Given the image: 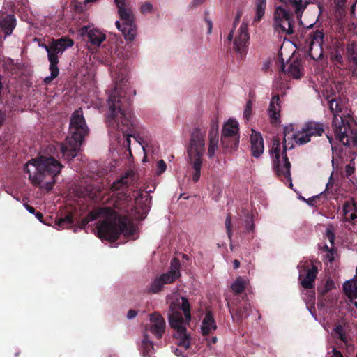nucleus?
<instances>
[{
  "instance_id": "6e6d98bb",
  "label": "nucleus",
  "mask_w": 357,
  "mask_h": 357,
  "mask_svg": "<svg viewBox=\"0 0 357 357\" xmlns=\"http://www.w3.org/2000/svg\"><path fill=\"white\" fill-rule=\"evenodd\" d=\"M255 228V225L252 221L250 222V224L246 226V229L248 231H254Z\"/></svg>"
},
{
  "instance_id": "e2e57ef3",
  "label": "nucleus",
  "mask_w": 357,
  "mask_h": 357,
  "mask_svg": "<svg viewBox=\"0 0 357 357\" xmlns=\"http://www.w3.org/2000/svg\"><path fill=\"white\" fill-rule=\"evenodd\" d=\"M36 218H37L40 221H41V222H42V219H43V214H42L41 213H39V212L36 213Z\"/></svg>"
},
{
  "instance_id": "b1692460",
  "label": "nucleus",
  "mask_w": 357,
  "mask_h": 357,
  "mask_svg": "<svg viewBox=\"0 0 357 357\" xmlns=\"http://www.w3.org/2000/svg\"><path fill=\"white\" fill-rule=\"evenodd\" d=\"M209 146L208 149V155L209 158L213 157L218 144V126L214 123L209 134Z\"/></svg>"
},
{
  "instance_id": "f704fd0d",
  "label": "nucleus",
  "mask_w": 357,
  "mask_h": 357,
  "mask_svg": "<svg viewBox=\"0 0 357 357\" xmlns=\"http://www.w3.org/2000/svg\"><path fill=\"white\" fill-rule=\"evenodd\" d=\"M245 282L241 277L236 278V280L231 284L232 290L236 294H240L243 292L245 289Z\"/></svg>"
},
{
  "instance_id": "7ed1b4c3",
  "label": "nucleus",
  "mask_w": 357,
  "mask_h": 357,
  "mask_svg": "<svg viewBox=\"0 0 357 357\" xmlns=\"http://www.w3.org/2000/svg\"><path fill=\"white\" fill-rule=\"evenodd\" d=\"M283 135V146H281L278 139H274L270 153L276 174L284 181L289 183V187L291 188L293 184L290 172L291 163L287 158L286 152L287 150L294 148V142L303 144L310 142V137L307 132L304 130V126L301 130L295 131L293 124L284 127Z\"/></svg>"
},
{
  "instance_id": "4be33fe9",
  "label": "nucleus",
  "mask_w": 357,
  "mask_h": 357,
  "mask_svg": "<svg viewBox=\"0 0 357 357\" xmlns=\"http://www.w3.org/2000/svg\"><path fill=\"white\" fill-rule=\"evenodd\" d=\"M344 220L351 222L357 219V204L354 201L346 202L342 207Z\"/></svg>"
},
{
  "instance_id": "a19ab883",
  "label": "nucleus",
  "mask_w": 357,
  "mask_h": 357,
  "mask_svg": "<svg viewBox=\"0 0 357 357\" xmlns=\"http://www.w3.org/2000/svg\"><path fill=\"white\" fill-rule=\"evenodd\" d=\"M225 227L227 230V233L228 235V238L229 240L231 239L232 237V226H231V219L229 215H227L225 219Z\"/></svg>"
},
{
  "instance_id": "a18cd8bd",
  "label": "nucleus",
  "mask_w": 357,
  "mask_h": 357,
  "mask_svg": "<svg viewBox=\"0 0 357 357\" xmlns=\"http://www.w3.org/2000/svg\"><path fill=\"white\" fill-rule=\"evenodd\" d=\"M249 315L248 313V306L245 305L243 309H240L237 312L236 316L239 317V319H242L243 317H247Z\"/></svg>"
},
{
  "instance_id": "6ab92c4d",
  "label": "nucleus",
  "mask_w": 357,
  "mask_h": 357,
  "mask_svg": "<svg viewBox=\"0 0 357 357\" xmlns=\"http://www.w3.org/2000/svg\"><path fill=\"white\" fill-rule=\"evenodd\" d=\"M251 151L252 155L258 158L264 152V141L261 135L259 132L252 130L250 135Z\"/></svg>"
},
{
  "instance_id": "dca6fc26",
  "label": "nucleus",
  "mask_w": 357,
  "mask_h": 357,
  "mask_svg": "<svg viewBox=\"0 0 357 357\" xmlns=\"http://www.w3.org/2000/svg\"><path fill=\"white\" fill-rule=\"evenodd\" d=\"M82 35H86L89 42L96 46H100L106 39L105 34L100 29L91 26H84L81 29Z\"/></svg>"
},
{
  "instance_id": "cd10ccee",
  "label": "nucleus",
  "mask_w": 357,
  "mask_h": 357,
  "mask_svg": "<svg viewBox=\"0 0 357 357\" xmlns=\"http://www.w3.org/2000/svg\"><path fill=\"white\" fill-rule=\"evenodd\" d=\"M287 73L295 79H299L303 75V67L301 61L295 59L291 61L288 66Z\"/></svg>"
},
{
  "instance_id": "7c9ffc66",
  "label": "nucleus",
  "mask_w": 357,
  "mask_h": 357,
  "mask_svg": "<svg viewBox=\"0 0 357 357\" xmlns=\"http://www.w3.org/2000/svg\"><path fill=\"white\" fill-rule=\"evenodd\" d=\"M347 51L349 59L356 66V68L354 70V73L357 74V40L354 41L349 45Z\"/></svg>"
},
{
  "instance_id": "4c0bfd02",
  "label": "nucleus",
  "mask_w": 357,
  "mask_h": 357,
  "mask_svg": "<svg viewBox=\"0 0 357 357\" xmlns=\"http://www.w3.org/2000/svg\"><path fill=\"white\" fill-rule=\"evenodd\" d=\"M253 103L252 100H248L246 102L245 107L243 111V118L245 121H249L252 114Z\"/></svg>"
},
{
  "instance_id": "f257e3e1",
  "label": "nucleus",
  "mask_w": 357,
  "mask_h": 357,
  "mask_svg": "<svg viewBox=\"0 0 357 357\" xmlns=\"http://www.w3.org/2000/svg\"><path fill=\"white\" fill-rule=\"evenodd\" d=\"M115 84L107 99L108 111L107 123L110 135L119 138L121 133L126 137L130 145L132 136L129 132L134 126V116L130 110L126 109L130 104V100L136 95V90L127 83L126 69L121 68L113 74Z\"/></svg>"
},
{
  "instance_id": "864d4df0",
  "label": "nucleus",
  "mask_w": 357,
  "mask_h": 357,
  "mask_svg": "<svg viewBox=\"0 0 357 357\" xmlns=\"http://www.w3.org/2000/svg\"><path fill=\"white\" fill-rule=\"evenodd\" d=\"M206 24H207V29H208V30H207V33H208V34H210V33H211V31H212L213 22H212V21H211V20H206Z\"/></svg>"
},
{
  "instance_id": "69168bd1",
  "label": "nucleus",
  "mask_w": 357,
  "mask_h": 357,
  "mask_svg": "<svg viewBox=\"0 0 357 357\" xmlns=\"http://www.w3.org/2000/svg\"><path fill=\"white\" fill-rule=\"evenodd\" d=\"M345 0H337V4L339 6H342L344 4Z\"/></svg>"
},
{
  "instance_id": "9b49d317",
  "label": "nucleus",
  "mask_w": 357,
  "mask_h": 357,
  "mask_svg": "<svg viewBox=\"0 0 357 357\" xmlns=\"http://www.w3.org/2000/svg\"><path fill=\"white\" fill-rule=\"evenodd\" d=\"M324 36V33L319 30L309 33L307 51L313 60H319L323 56Z\"/></svg>"
},
{
  "instance_id": "0eeeda50",
  "label": "nucleus",
  "mask_w": 357,
  "mask_h": 357,
  "mask_svg": "<svg viewBox=\"0 0 357 357\" xmlns=\"http://www.w3.org/2000/svg\"><path fill=\"white\" fill-rule=\"evenodd\" d=\"M333 113V128L335 138L344 146L357 147V123L350 115H338L340 105L335 99L328 100Z\"/></svg>"
},
{
  "instance_id": "f03ea898",
  "label": "nucleus",
  "mask_w": 357,
  "mask_h": 357,
  "mask_svg": "<svg viewBox=\"0 0 357 357\" xmlns=\"http://www.w3.org/2000/svg\"><path fill=\"white\" fill-rule=\"evenodd\" d=\"M98 220L100 222L97 226V234L100 238L114 241L120 234L126 237L132 236L135 229L130 220L125 218H117L114 211L110 208H101L91 211L79 223V227L84 229L91 221Z\"/></svg>"
},
{
  "instance_id": "8fccbe9b",
  "label": "nucleus",
  "mask_w": 357,
  "mask_h": 357,
  "mask_svg": "<svg viewBox=\"0 0 357 357\" xmlns=\"http://www.w3.org/2000/svg\"><path fill=\"white\" fill-rule=\"evenodd\" d=\"M328 357H342V355L340 351L333 349L331 352L328 354Z\"/></svg>"
},
{
  "instance_id": "ddd939ff",
  "label": "nucleus",
  "mask_w": 357,
  "mask_h": 357,
  "mask_svg": "<svg viewBox=\"0 0 357 357\" xmlns=\"http://www.w3.org/2000/svg\"><path fill=\"white\" fill-rule=\"evenodd\" d=\"M166 328V322L162 315L155 312L150 314L149 323L145 328L146 332L149 331L156 338L160 339L162 337Z\"/></svg>"
},
{
  "instance_id": "49530a36",
  "label": "nucleus",
  "mask_w": 357,
  "mask_h": 357,
  "mask_svg": "<svg viewBox=\"0 0 357 357\" xmlns=\"http://www.w3.org/2000/svg\"><path fill=\"white\" fill-rule=\"evenodd\" d=\"M354 163L351 161L350 163L345 167V172L347 176H351L354 172Z\"/></svg>"
},
{
  "instance_id": "c9c22d12",
  "label": "nucleus",
  "mask_w": 357,
  "mask_h": 357,
  "mask_svg": "<svg viewBox=\"0 0 357 357\" xmlns=\"http://www.w3.org/2000/svg\"><path fill=\"white\" fill-rule=\"evenodd\" d=\"M164 285H165V284L163 283V281L159 276L158 278H155L153 282L151 283L150 290L153 293H158L162 289Z\"/></svg>"
},
{
  "instance_id": "f3484780",
  "label": "nucleus",
  "mask_w": 357,
  "mask_h": 357,
  "mask_svg": "<svg viewBox=\"0 0 357 357\" xmlns=\"http://www.w3.org/2000/svg\"><path fill=\"white\" fill-rule=\"evenodd\" d=\"M280 100L278 95H275L271 98L268 114L271 122L273 124H278L280 123Z\"/></svg>"
},
{
  "instance_id": "1a4fd4ad",
  "label": "nucleus",
  "mask_w": 357,
  "mask_h": 357,
  "mask_svg": "<svg viewBox=\"0 0 357 357\" xmlns=\"http://www.w3.org/2000/svg\"><path fill=\"white\" fill-rule=\"evenodd\" d=\"M114 3L122 21L121 23L119 20L115 22L116 28L123 33L126 40L133 41L137 36V26L132 8L126 3V0H114Z\"/></svg>"
},
{
  "instance_id": "39448f33",
  "label": "nucleus",
  "mask_w": 357,
  "mask_h": 357,
  "mask_svg": "<svg viewBox=\"0 0 357 357\" xmlns=\"http://www.w3.org/2000/svg\"><path fill=\"white\" fill-rule=\"evenodd\" d=\"M168 320L170 326L175 331L174 337L178 345L188 349L191 344V340L186 326L191 320V314L190 303L185 297H178L170 303Z\"/></svg>"
},
{
  "instance_id": "423d86ee",
  "label": "nucleus",
  "mask_w": 357,
  "mask_h": 357,
  "mask_svg": "<svg viewBox=\"0 0 357 357\" xmlns=\"http://www.w3.org/2000/svg\"><path fill=\"white\" fill-rule=\"evenodd\" d=\"M69 130L71 136L67 137L65 142L61 145L63 157L68 160H72L77 155L84 137L89 132L82 109H78L73 113Z\"/></svg>"
},
{
  "instance_id": "58836bf2",
  "label": "nucleus",
  "mask_w": 357,
  "mask_h": 357,
  "mask_svg": "<svg viewBox=\"0 0 357 357\" xmlns=\"http://www.w3.org/2000/svg\"><path fill=\"white\" fill-rule=\"evenodd\" d=\"M139 10L143 14L153 13L154 12V8L151 2L145 1L141 4Z\"/></svg>"
},
{
  "instance_id": "4d7b16f0",
  "label": "nucleus",
  "mask_w": 357,
  "mask_h": 357,
  "mask_svg": "<svg viewBox=\"0 0 357 357\" xmlns=\"http://www.w3.org/2000/svg\"><path fill=\"white\" fill-rule=\"evenodd\" d=\"M25 208H26V210L30 213H32V214H34L35 213V209L34 208H33L32 206L28 205V204H25L24 205Z\"/></svg>"
},
{
  "instance_id": "de8ad7c7",
  "label": "nucleus",
  "mask_w": 357,
  "mask_h": 357,
  "mask_svg": "<svg viewBox=\"0 0 357 357\" xmlns=\"http://www.w3.org/2000/svg\"><path fill=\"white\" fill-rule=\"evenodd\" d=\"M357 3V1H356V3L351 6V11L352 13L354 12V7L356 6V4ZM349 29L351 31H353L354 33H357V22L355 23V22H352L349 26Z\"/></svg>"
},
{
  "instance_id": "9d476101",
  "label": "nucleus",
  "mask_w": 357,
  "mask_h": 357,
  "mask_svg": "<svg viewBox=\"0 0 357 357\" xmlns=\"http://www.w3.org/2000/svg\"><path fill=\"white\" fill-rule=\"evenodd\" d=\"M273 28L280 33L292 34L294 31L292 14L282 6H276L273 13Z\"/></svg>"
},
{
  "instance_id": "c85d7f7f",
  "label": "nucleus",
  "mask_w": 357,
  "mask_h": 357,
  "mask_svg": "<svg viewBox=\"0 0 357 357\" xmlns=\"http://www.w3.org/2000/svg\"><path fill=\"white\" fill-rule=\"evenodd\" d=\"M332 335L333 337L340 340L344 344H347L349 342V335L345 328L342 325L335 326L332 332Z\"/></svg>"
},
{
  "instance_id": "473e14b6",
  "label": "nucleus",
  "mask_w": 357,
  "mask_h": 357,
  "mask_svg": "<svg viewBox=\"0 0 357 357\" xmlns=\"http://www.w3.org/2000/svg\"><path fill=\"white\" fill-rule=\"evenodd\" d=\"M73 223L72 215H68L64 218H59L55 222V225L58 229L67 228L69 225Z\"/></svg>"
},
{
  "instance_id": "2eb2a0df",
  "label": "nucleus",
  "mask_w": 357,
  "mask_h": 357,
  "mask_svg": "<svg viewBox=\"0 0 357 357\" xmlns=\"http://www.w3.org/2000/svg\"><path fill=\"white\" fill-rule=\"evenodd\" d=\"M239 132V125L234 119H228L223 125L221 132V141L226 144L228 137H232L237 140Z\"/></svg>"
},
{
  "instance_id": "5701e85b",
  "label": "nucleus",
  "mask_w": 357,
  "mask_h": 357,
  "mask_svg": "<svg viewBox=\"0 0 357 357\" xmlns=\"http://www.w3.org/2000/svg\"><path fill=\"white\" fill-rule=\"evenodd\" d=\"M217 328V325L212 314L208 312L202 320L201 331L203 335L213 333Z\"/></svg>"
},
{
  "instance_id": "5fc2aeb1",
  "label": "nucleus",
  "mask_w": 357,
  "mask_h": 357,
  "mask_svg": "<svg viewBox=\"0 0 357 357\" xmlns=\"http://www.w3.org/2000/svg\"><path fill=\"white\" fill-rule=\"evenodd\" d=\"M39 47H42V48H44L47 51V57L49 58V55H50V47H51V43L48 45H45V44H40Z\"/></svg>"
},
{
  "instance_id": "774afa93",
  "label": "nucleus",
  "mask_w": 357,
  "mask_h": 357,
  "mask_svg": "<svg viewBox=\"0 0 357 357\" xmlns=\"http://www.w3.org/2000/svg\"><path fill=\"white\" fill-rule=\"evenodd\" d=\"M233 36H234L233 31H231L227 37L228 40L231 41L233 38Z\"/></svg>"
},
{
  "instance_id": "6e6552de",
  "label": "nucleus",
  "mask_w": 357,
  "mask_h": 357,
  "mask_svg": "<svg viewBox=\"0 0 357 357\" xmlns=\"http://www.w3.org/2000/svg\"><path fill=\"white\" fill-rule=\"evenodd\" d=\"M205 131L199 128L194 129L188 148V160L194 170V182H197L200 178L202 157L205 151Z\"/></svg>"
},
{
  "instance_id": "c03bdc74",
  "label": "nucleus",
  "mask_w": 357,
  "mask_h": 357,
  "mask_svg": "<svg viewBox=\"0 0 357 357\" xmlns=\"http://www.w3.org/2000/svg\"><path fill=\"white\" fill-rule=\"evenodd\" d=\"M326 236L328 239L331 247L333 246L334 241H335V234L333 232L332 229L329 227H328L326 229Z\"/></svg>"
},
{
  "instance_id": "79ce46f5",
  "label": "nucleus",
  "mask_w": 357,
  "mask_h": 357,
  "mask_svg": "<svg viewBox=\"0 0 357 357\" xmlns=\"http://www.w3.org/2000/svg\"><path fill=\"white\" fill-rule=\"evenodd\" d=\"M166 169H167V165H166L165 162L162 160H159L157 163L156 174L157 175L162 174L163 172H165Z\"/></svg>"
},
{
  "instance_id": "338daca9",
  "label": "nucleus",
  "mask_w": 357,
  "mask_h": 357,
  "mask_svg": "<svg viewBox=\"0 0 357 357\" xmlns=\"http://www.w3.org/2000/svg\"><path fill=\"white\" fill-rule=\"evenodd\" d=\"M174 354L177 356H179L181 355V351L179 349L176 348L175 350H174Z\"/></svg>"
},
{
  "instance_id": "2f4dec72",
  "label": "nucleus",
  "mask_w": 357,
  "mask_h": 357,
  "mask_svg": "<svg viewBox=\"0 0 357 357\" xmlns=\"http://www.w3.org/2000/svg\"><path fill=\"white\" fill-rule=\"evenodd\" d=\"M141 349L144 356H149L154 349L153 342L149 340L146 334L142 342Z\"/></svg>"
},
{
  "instance_id": "e433bc0d",
  "label": "nucleus",
  "mask_w": 357,
  "mask_h": 357,
  "mask_svg": "<svg viewBox=\"0 0 357 357\" xmlns=\"http://www.w3.org/2000/svg\"><path fill=\"white\" fill-rule=\"evenodd\" d=\"M323 250L326 252V255L324 257V260L326 262H332L334 260V255L335 252L333 247L329 248L326 245L324 246Z\"/></svg>"
},
{
  "instance_id": "ea45409f",
  "label": "nucleus",
  "mask_w": 357,
  "mask_h": 357,
  "mask_svg": "<svg viewBox=\"0 0 357 357\" xmlns=\"http://www.w3.org/2000/svg\"><path fill=\"white\" fill-rule=\"evenodd\" d=\"M330 58H331V60L335 65L340 64L342 62V54H340V52L338 50H335L334 52H331Z\"/></svg>"
},
{
  "instance_id": "3c124183",
  "label": "nucleus",
  "mask_w": 357,
  "mask_h": 357,
  "mask_svg": "<svg viewBox=\"0 0 357 357\" xmlns=\"http://www.w3.org/2000/svg\"><path fill=\"white\" fill-rule=\"evenodd\" d=\"M143 199V194L142 192H137V195L135 196V202L137 206L140 205L141 199Z\"/></svg>"
},
{
  "instance_id": "bf43d9fd",
  "label": "nucleus",
  "mask_w": 357,
  "mask_h": 357,
  "mask_svg": "<svg viewBox=\"0 0 357 357\" xmlns=\"http://www.w3.org/2000/svg\"><path fill=\"white\" fill-rule=\"evenodd\" d=\"M4 119H5L4 114L0 111V126L2 125Z\"/></svg>"
},
{
  "instance_id": "37998d69",
  "label": "nucleus",
  "mask_w": 357,
  "mask_h": 357,
  "mask_svg": "<svg viewBox=\"0 0 357 357\" xmlns=\"http://www.w3.org/2000/svg\"><path fill=\"white\" fill-rule=\"evenodd\" d=\"M310 262L307 261H301L298 265V268L299 270V276L301 278L303 275V273L305 272V268H308Z\"/></svg>"
},
{
  "instance_id": "412c9836",
  "label": "nucleus",
  "mask_w": 357,
  "mask_h": 357,
  "mask_svg": "<svg viewBox=\"0 0 357 357\" xmlns=\"http://www.w3.org/2000/svg\"><path fill=\"white\" fill-rule=\"evenodd\" d=\"M282 3L291 6L295 10V13L296 15V17L298 20L300 22V24H302L303 22L301 21V15L303 12L306 8L307 6L309 4V1L302 0H280Z\"/></svg>"
},
{
  "instance_id": "0e129e2a",
  "label": "nucleus",
  "mask_w": 357,
  "mask_h": 357,
  "mask_svg": "<svg viewBox=\"0 0 357 357\" xmlns=\"http://www.w3.org/2000/svg\"><path fill=\"white\" fill-rule=\"evenodd\" d=\"M205 0H193L192 3L194 5H199L202 3Z\"/></svg>"
},
{
  "instance_id": "052dcab7",
  "label": "nucleus",
  "mask_w": 357,
  "mask_h": 357,
  "mask_svg": "<svg viewBox=\"0 0 357 357\" xmlns=\"http://www.w3.org/2000/svg\"><path fill=\"white\" fill-rule=\"evenodd\" d=\"M123 178H122L121 181H118L116 183H114L113 185L112 186V188L113 190H116V189H118L119 187H118V184L120 183V182H123Z\"/></svg>"
},
{
  "instance_id": "20e7f679",
  "label": "nucleus",
  "mask_w": 357,
  "mask_h": 357,
  "mask_svg": "<svg viewBox=\"0 0 357 357\" xmlns=\"http://www.w3.org/2000/svg\"><path fill=\"white\" fill-rule=\"evenodd\" d=\"M63 168L52 157L39 156L29 160L24 167L30 183L42 190L50 191L56 183V176Z\"/></svg>"
},
{
  "instance_id": "c756f323",
  "label": "nucleus",
  "mask_w": 357,
  "mask_h": 357,
  "mask_svg": "<svg viewBox=\"0 0 357 357\" xmlns=\"http://www.w3.org/2000/svg\"><path fill=\"white\" fill-rule=\"evenodd\" d=\"M266 0H255V16L254 22H259L265 14Z\"/></svg>"
},
{
  "instance_id": "a211bd4d",
  "label": "nucleus",
  "mask_w": 357,
  "mask_h": 357,
  "mask_svg": "<svg viewBox=\"0 0 357 357\" xmlns=\"http://www.w3.org/2000/svg\"><path fill=\"white\" fill-rule=\"evenodd\" d=\"M180 267L181 264L179 260L174 258L171 261L169 271L160 276L163 283L167 284L178 278L181 276Z\"/></svg>"
},
{
  "instance_id": "72a5a7b5",
  "label": "nucleus",
  "mask_w": 357,
  "mask_h": 357,
  "mask_svg": "<svg viewBox=\"0 0 357 357\" xmlns=\"http://www.w3.org/2000/svg\"><path fill=\"white\" fill-rule=\"evenodd\" d=\"M49 69L50 70V75L47 76L44 79V82L46 84H50L53 79H54L59 75V70L57 67V64L55 63H50V67Z\"/></svg>"
},
{
  "instance_id": "bb28decb",
  "label": "nucleus",
  "mask_w": 357,
  "mask_h": 357,
  "mask_svg": "<svg viewBox=\"0 0 357 357\" xmlns=\"http://www.w3.org/2000/svg\"><path fill=\"white\" fill-rule=\"evenodd\" d=\"M343 289L349 298H357V267L354 278L346 281L343 284Z\"/></svg>"
},
{
  "instance_id": "393cba45",
  "label": "nucleus",
  "mask_w": 357,
  "mask_h": 357,
  "mask_svg": "<svg viewBox=\"0 0 357 357\" xmlns=\"http://www.w3.org/2000/svg\"><path fill=\"white\" fill-rule=\"evenodd\" d=\"M317 267L314 265H312V268L307 271L306 274L301 281V284L303 287L305 289H310L313 287L314 281L317 277Z\"/></svg>"
},
{
  "instance_id": "aec40b11",
  "label": "nucleus",
  "mask_w": 357,
  "mask_h": 357,
  "mask_svg": "<svg viewBox=\"0 0 357 357\" xmlns=\"http://www.w3.org/2000/svg\"><path fill=\"white\" fill-rule=\"evenodd\" d=\"M15 17L12 14L3 15L0 17V28L4 33V37L3 39H5L6 36L12 33L15 27Z\"/></svg>"
},
{
  "instance_id": "680f3d73",
  "label": "nucleus",
  "mask_w": 357,
  "mask_h": 357,
  "mask_svg": "<svg viewBox=\"0 0 357 357\" xmlns=\"http://www.w3.org/2000/svg\"><path fill=\"white\" fill-rule=\"evenodd\" d=\"M233 264L235 269L238 268L240 266V262L238 260H234Z\"/></svg>"
},
{
  "instance_id": "4468645a",
  "label": "nucleus",
  "mask_w": 357,
  "mask_h": 357,
  "mask_svg": "<svg viewBox=\"0 0 357 357\" xmlns=\"http://www.w3.org/2000/svg\"><path fill=\"white\" fill-rule=\"evenodd\" d=\"M250 36L248 29V24L243 22L238 29L234 40V48L238 52H243L248 45Z\"/></svg>"
},
{
  "instance_id": "603ef678",
  "label": "nucleus",
  "mask_w": 357,
  "mask_h": 357,
  "mask_svg": "<svg viewBox=\"0 0 357 357\" xmlns=\"http://www.w3.org/2000/svg\"><path fill=\"white\" fill-rule=\"evenodd\" d=\"M137 315V312L133 310H130L128 312V314H127V317L128 319H132L133 318H135Z\"/></svg>"
},
{
  "instance_id": "13d9d810",
  "label": "nucleus",
  "mask_w": 357,
  "mask_h": 357,
  "mask_svg": "<svg viewBox=\"0 0 357 357\" xmlns=\"http://www.w3.org/2000/svg\"><path fill=\"white\" fill-rule=\"evenodd\" d=\"M241 16V13L240 11H238L235 17V20H234V25L236 26L237 22L239 21L240 20V17Z\"/></svg>"
},
{
  "instance_id": "a878e982",
  "label": "nucleus",
  "mask_w": 357,
  "mask_h": 357,
  "mask_svg": "<svg viewBox=\"0 0 357 357\" xmlns=\"http://www.w3.org/2000/svg\"><path fill=\"white\" fill-rule=\"evenodd\" d=\"M304 130L307 132L310 137L311 136H321L324 132L323 124L314 121H310L304 125Z\"/></svg>"
},
{
  "instance_id": "f8f14e48",
  "label": "nucleus",
  "mask_w": 357,
  "mask_h": 357,
  "mask_svg": "<svg viewBox=\"0 0 357 357\" xmlns=\"http://www.w3.org/2000/svg\"><path fill=\"white\" fill-rule=\"evenodd\" d=\"M73 45V40L68 38H62L58 40L52 39L51 41L50 52L49 55V62L50 63L58 64L59 56L66 50V49Z\"/></svg>"
},
{
  "instance_id": "09e8293b",
  "label": "nucleus",
  "mask_w": 357,
  "mask_h": 357,
  "mask_svg": "<svg viewBox=\"0 0 357 357\" xmlns=\"http://www.w3.org/2000/svg\"><path fill=\"white\" fill-rule=\"evenodd\" d=\"M148 210H149L148 204H144V206L142 207V213L140 215H139L138 216H136V218L137 219H140V220H142V219L145 218L146 214Z\"/></svg>"
}]
</instances>
